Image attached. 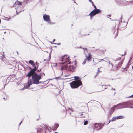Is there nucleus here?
Instances as JSON below:
<instances>
[{
  "label": "nucleus",
  "mask_w": 133,
  "mask_h": 133,
  "mask_svg": "<svg viewBox=\"0 0 133 133\" xmlns=\"http://www.w3.org/2000/svg\"><path fill=\"white\" fill-rule=\"evenodd\" d=\"M66 56V57L67 55H64V57L62 58V61H64L62 63V64L64 65L62 66L61 68L62 71L61 75L63 74V71L64 72L65 71H66L68 70H70L71 71H73L75 68V67L73 65H70L69 66V67L68 68V64H70L71 63V62H69V57H68L67 58H64Z\"/></svg>",
  "instance_id": "f257e3e1"
},
{
  "label": "nucleus",
  "mask_w": 133,
  "mask_h": 133,
  "mask_svg": "<svg viewBox=\"0 0 133 133\" xmlns=\"http://www.w3.org/2000/svg\"><path fill=\"white\" fill-rule=\"evenodd\" d=\"M50 43L51 44H53V43H52L51 42H50Z\"/></svg>",
  "instance_id": "4c0bfd02"
},
{
  "label": "nucleus",
  "mask_w": 133,
  "mask_h": 133,
  "mask_svg": "<svg viewBox=\"0 0 133 133\" xmlns=\"http://www.w3.org/2000/svg\"><path fill=\"white\" fill-rule=\"evenodd\" d=\"M131 96L133 97V94L132 95H131Z\"/></svg>",
  "instance_id": "a19ab883"
},
{
  "label": "nucleus",
  "mask_w": 133,
  "mask_h": 133,
  "mask_svg": "<svg viewBox=\"0 0 133 133\" xmlns=\"http://www.w3.org/2000/svg\"><path fill=\"white\" fill-rule=\"evenodd\" d=\"M70 85L72 88H76L82 85V83L80 80L75 81L70 83Z\"/></svg>",
  "instance_id": "20e7f679"
},
{
  "label": "nucleus",
  "mask_w": 133,
  "mask_h": 133,
  "mask_svg": "<svg viewBox=\"0 0 133 133\" xmlns=\"http://www.w3.org/2000/svg\"><path fill=\"white\" fill-rule=\"evenodd\" d=\"M32 84V83L31 82V79L30 78H29L27 83L26 84H25L24 85V87L22 89H20V90H23L26 88H28Z\"/></svg>",
  "instance_id": "423d86ee"
},
{
  "label": "nucleus",
  "mask_w": 133,
  "mask_h": 133,
  "mask_svg": "<svg viewBox=\"0 0 133 133\" xmlns=\"http://www.w3.org/2000/svg\"><path fill=\"white\" fill-rule=\"evenodd\" d=\"M55 39H54L53 40V42H55Z\"/></svg>",
  "instance_id": "f704fd0d"
},
{
  "label": "nucleus",
  "mask_w": 133,
  "mask_h": 133,
  "mask_svg": "<svg viewBox=\"0 0 133 133\" xmlns=\"http://www.w3.org/2000/svg\"><path fill=\"white\" fill-rule=\"evenodd\" d=\"M93 10L94 11V12H95V15L97 14L100 13L101 12L100 10L99 9H97L96 10L94 9Z\"/></svg>",
  "instance_id": "9b49d317"
},
{
  "label": "nucleus",
  "mask_w": 133,
  "mask_h": 133,
  "mask_svg": "<svg viewBox=\"0 0 133 133\" xmlns=\"http://www.w3.org/2000/svg\"><path fill=\"white\" fill-rule=\"evenodd\" d=\"M29 63L33 66H34L35 65L34 63V62L32 60H29Z\"/></svg>",
  "instance_id": "4468645a"
},
{
  "label": "nucleus",
  "mask_w": 133,
  "mask_h": 133,
  "mask_svg": "<svg viewBox=\"0 0 133 133\" xmlns=\"http://www.w3.org/2000/svg\"><path fill=\"white\" fill-rule=\"evenodd\" d=\"M22 4V3L21 2H19L18 1H17V2H16L14 5V7H16V6L17 5H19L20 6Z\"/></svg>",
  "instance_id": "f8f14e48"
},
{
  "label": "nucleus",
  "mask_w": 133,
  "mask_h": 133,
  "mask_svg": "<svg viewBox=\"0 0 133 133\" xmlns=\"http://www.w3.org/2000/svg\"><path fill=\"white\" fill-rule=\"evenodd\" d=\"M113 112H112L110 110L109 112V113L108 115L109 116L111 115Z\"/></svg>",
  "instance_id": "4be33fe9"
},
{
  "label": "nucleus",
  "mask_w": 133,
  "mask_h": 133,
  "mask_svg": "<svg viewBox=\"0 0 133 133\" xmlns=\"http://www.w3.org/2000/svg\"><path fill=\"white\" fill-rule=\"evenodd\" d=\"M102 88H104L105 89H106L107 86L105 85H102Z\"/></svg>",
  "instance_id": "393cba45"
},
{
  "label": "nucleus",
  "mask_w": 133,
  "mask_h": 133,
  "mask_svg": "<svg viewBox=\"0 0 133 133\" xmlns=\"http://www.w3.org/2000/svg\"><path fill=\"white\" fill-rule=\"evenodd\" d=\"M68 76V75H65L64 76H65V77H66V76Z\"/></svg>",
  "instance_id": "37998d69"
},
{
  "label": "nucleus",
  "mask_w": 133,
  "mask_h": 133,
  "mask_svg": "<svg viewBox=\"0 0 133 133\" xmlns=\"http://www.w3.org/2000/svg\"><path fill=\"white\" fill-rule=\"evenodd\" d=\"M38 72H40V71H41V69H40V70H38Z\"/></svg>",
  "instance_id": "ea45409f"
},
{
  "label": "nucleus",
  "mask_w": 133,
  "mask_h": 133,
  "mask_svg": "<svg viewBox=\"0 0 133 133\" xmlns=\"http://www.w3.org/2000/svg\"><path fill=\"white\" fill-rule=\"evenodd\" d=\"M92 6H93L94 7V8H95L94 9L96 10V9H97L96 6L95 5H94H94H92Z\"/></svg>",
  "instance_id": "cd10ccee"
},
{
  "label": "nucleus",
  "mask_w": 133,
  "mask_h": 133,
  "mask_svg": "<svg viewBox=\"0 0 133 133\" xmlns=\"http://www.w3.org/2000/svg\"><path fill=\"white\" fill-rule=\"evenodd\" d=\"M59 125V124H55V128L56 129L58 127Z\"/></svg>",
  "instance_id": "6ab92c4d"
},
{
  "label": "nucleus",
  "mask_w": 133,
  "mask_h": 133,
  "mask_svg": "<svg viewBox=\"0 0 133 133\" xmlns=\"http://www.w3.org/2000/svg\"><path fill=\"white\" fill-rule=\"evenodd\" d=\"M88 123V121H85L84 123V125H86Z\"/></svg>",
  "instance_id": "5701e85b"
},
{
  "label": "nucleus",
  "mask_w": 133,
  "mask_h": 133,
  "mask_svg": "<svg viewBox=\"0 0 133 133\" xmlns=\"http://www.w3.org/2000/svg\"><path fill=\"white\" fill-rule=\"evenodd\" d=\"M58 133L57 132H55V133Z\"/></svg>",
  "instance_id": "a18cd8bd"
},
{
  "label": "nucleus",
  "mask_w": 133,
  "mask_h": 133,
  "mask_svg": "<svg viewBox=\"0 0 133 133\" xmlns=\"http://www.w3.org/2000/svg\"><path fill=\"white\" fill-rule=\"evenodd\" d=\"M89 1L92 3V5H94V3L92 0H88Z\"/></svg>",
  "instance_id": "b1692460"
},
{
  "label": "nucleus",
  "mask_w": 133,
  "mask_h": 133,
  "mask_svg": "<svg viewBox=\"0 0 133 133\" xmlns=\"http://www.w3.org/2000/svg\"><path fill=\"white\" fill-rule=\"evenodd\" d=\"M95 127L96 129H97L98 130H99L102 128L104 126V124H102L100 123H95Z\"/></svg>",
  "instance_id": "6e6552de"
},
{
  "label": "nucleus",
  "mask_w": 133,
  "mask_h": 133,
  "mask_svg": "<svg viewBox=\"0 0 133 133\" xmlns=\"http://www.w3.org/2000/svg\"><path fill=\"white\" fill-rule=\"evenodd\" d=\"M57 78V77H56V78H55L56 79V78Z\"/></svg>",
  "instance_id": "49530a36"
},
{
  "label": "nucleus",
  "mask_w": 133,
  "mask_h": 133,
  "mask_svg": "<svg viewBox=\"0 0 133 133\" xmlns=\"http://www.w3.org/2000/svg\"><path fill=\"white\" fill-rule=\"evenodd\" d=\"M22 123V121H21V122H20V123H19V125H20V124H21V123Z\"/></svg>",
  "instance_id": "e433bc0d"
},
{
  "label": "nucleus",
  "mask_w": 133,
  "mask_h": 133,
  "mask_svg": "<svg viewBox=\"0 0 133 133\" xmlns=\"http://www.w3.org/2000/svg\"><path fill=\"white\" fill-rule=\"evenodd\" d=\"M108 86H110L109 85H108Z\"/></svg>",
  "instance_id": "8fccbe9b"
},
{
  "label": "nucleus",
  "mask_w": 133,
  "mask_h": 133,
  "mask_svg": "<svg viewBox=\"0 0 133 133\" xmlns=\"http://www.w3.org/2000/svg\"><path fill=\"white\" fill-rule=\"evenodd\" d=\"M43 74H44V75H45V74H44V73Z\"/></svg>",
  "instance_id": "09e8293b"
},
{
  "label": "nucleus",
  "mask_w": 133,
  "mask_h": 133,
  "mask_svg": "<svg viewBox=\"0 0 133 133\" xmlns=\"http://www.w3.org/2000/svg\"><path fill=\"white\" fill-rule=\"evenodd\" d=\"M38 67H37V66H35L34 68L31 69L30 72L27 75V77H28L29 78H30V77L32 74L35 73H36L35 72V71L37 69Z\"/></svg>",
  "instance_id": "0eeeda50"
},
{
  "label": "nucleus",
  "mask_w": 133,
  "mask_h": 133,
  "mask_svg": "<svg viewBox=\"0 0 133 133\" xmlns=\"http://www.w3.org/2000/svg\"><path fill=\"white\" fill-rule=\"evenodd\" d=\"M31 76V81L32 84H38L42 83V82L39 81L42 77V75L40 73L39 75H38L37 73H35L32 74Z\"/></svg>",
  "instance_id": "f03ea898"
},
{
  "label": "nucleus",
  "mask_w": 133,
  "mask_h": 133,
  "mask_svg": "<svg viewBox=\"0 0 133 133\" xmlns=\"http://www.w3.org/2000/svg\"><path fill=\"white\" fill-rule=\"evenodd\" d=\"M53 44H57V43H53Z\"/></svg>",
  "instance_id": "58836bf2"
},
{
  "label": "nucleus",
  "mask_w": 133,
  "mask_h": 133,
  "mask_svg": "<svg viewBox=\"0 0 133 133\" xmlns=\"http://www.w3.org/2000/svg\"><path fill=\"white\" fill-rule=\"evenodd\" d=\"M43 18L44 21L48 22V23L49 24H54V23L50 21V16L45 14H44L43 15Z\"/></svg>",
  "instance_id": "39448f33"
},
{
  "label": "nucleus",
  "mask_w": 133,
  "mask_h": 133,
  "mask_svg": "<svg viewBox=\"0 0 133 133\" xmlns=\"http://www.w3.org/2000/svg\"><path fill=\"white\" fill-rule=\"evenodd\" d=\"M57 44L58 45H61V43H57Z\"/></svg>",
  "instance_id": "473e14b6"
},
{
  "label": "nucleus",
  "mask_w": 133,
  "mask_h": 133,
  "mask_svg": "<svg viewBox=\"0 0 133 133\" xmlns=\"http://www.w3.org/2000/svg\"><path fill=\"white\" fill-rule=\"evenodd\" d=\"M90 102L91 103H96L97 104H98V103L100 104V103L99 102H98L97 101H96L94 100H91V101H90Z\"/></svg>",
  "instance_id": "2eb2a0df"
},
{
  "label": "nucleus",
  "mask_w": 133,
  "mask_h": 133,
  "mask_svg": "<svg viewBox=\"0 0 133 133\" xmlns=\"http://www.w3.org/2000/svg\"><path fill=\"white\" fill-rule=\"evenodd\" d=\"M94 11V10L92 11L89 14V15L90 16V17H92L96 15Z\"/></svg>",
  "instance_id": "ddd939ff"
},
{
  "label": "nucleus",
  "mask_w": 133,
  "mask_h": 133,
  "mask_svg": "<svg viewBox=\"0 0 133 133\" xmlns=\"http://www.w3.org/2000/svg\"><path fill=\"white\" fill-rule=\"evenodd\" d=\"M53 66H57V64L56 63H54Z\"/></svg>",
  "instance_id": "a878e982"
},
{
  "label": "nucleus",
  "mask_w": 133,
  "mask_h": 133,
  "mask_svg": "<svg viewBox=\"0 0 133 133\" xmlns=\"http://www.w3.org/2000/svg\"><path fill=\"white\" fill-rule=\"evenodd\" d=\"M16 13H18V12L17 11V9H16Z\"/></svg>",
  "instance_id": "c9c22d12"
},
{
  "label": "nucleus",
  "mask_w": 133,
  "mask_h": 133,
  "mask_svg": "<svg viewBox=\"0 0 133 133\" xmlns=\"http://www.w3.org/2000/svg\"><path fill=\"white\" fill-rule=\"evenodd\" d=\"M74 3H76V2L75 1H74Z\"/></svg>",
  "instance_id": "de8ad7c7"
},
{
  "label": "nucleus",
  "mask_w": 133,
  "mask_h": 133,
  "mask_svg": "<svg viewBox=\"0 0 133 133\" xmlns=\"http://www.w3.org/2000/svg\"><path fill=\"white\" fill-rule=\"evenodd\" d=\"M86 61H87L85 59L84 61H83V62L82 63V64L83 65H84L85 64L86 62Z\"/></svg>",
  "instance_id": "aec40b11"
},
{
  "label": "nucleus",
  "mask_w": 133,
  "mask_h": 133,
  "mask_svg": "<svg viewBox=\"0 0 133 133\" xmlns=\"http://www.w3.org/2000/svg\"><path fill=\"white\" fill-rule=\"evenodd\" d=\"M36 65H37V66H38V63L37 62H36Z\"/></svg>",
  "instance_id": "7c9ffc66"
},
{
  "label": "nucleus",
  "mask_w": 133,
  "mask_h": 133,
  "mask_svg": "<svg viewBox=\"0 0 133 133\" xmlns=\"http://www.w3.org/2000/svg\"><path fill=\"white\" fill-rule=\"evenodd\" d=\"M92 55L90 52H88L87 54L85 55V59L88 61H89L91 59Z\"/></svg>",
  "instance_id": "9d476101"
},
{
  "label": "nucleus",
  "mask_w": 133,
  "mask_h": 133,
  "mask_svg": "<svg viewBox=\"0 0 133 133\" xmlns=\"http://www.w3.org/2000/svg\"><path fill=\"white\" fill-rule=\"evenodd\" d=\"M116 119H117V117H113L112 119L111 120L109 121V122H110L111 121H115Z\"/></svg>",
  "instance_id": "f3484780"
},
{
  "label": "nucleus",
  "mask_w": 133,
  "mask_h": 133,
  "mask_svg": "<svg viewBox=\"0 0 133 133\" xmlns=\"http://www.w3.org/2000/svg\"><path fill=\"white\" fill-rule=\"evenodd\" d=\"M103 60V59H101V60L100 59L101 61H99V62H100L101 61Z\"/></svg>",
  "instance_id": "c03bdc74"
},
{
  "label": "nucleus",
  "mask_w": 133,
  "mask_h": 133,
  "mask_svg": "<svg viewBox=\"0 0 133 133\" xmlns=\"http://www.w3.org/2000/svg\"><path fill=\"white\" fill-rule=\"evenodd\" d=\"M100 68H98V72H101V71H100Z\"/></svg>",
  "instance_id": "bb28decb"
},
{
  "label": "nucleus",
  "mask_w": 133,
  "mask_h": 133,
  "mask_svg": "<svg viewBox=\"0 0 133 133\" xmlns=\"http://www.w3.org/2000/svg\"><path fill=\"white\" fill-rule=\"evenodd\" d=\"M117 119H120L124 118V116H118L117 117Z\"/></svg>",
  "instance_id": "dca6fc26"
},
{
  "label": "nucleus",
  "mask_w": 133,
  "mask_h": 133,
  "mask_svg": "<svg viewBox=\"0 0 133 133\" xmlns=\"http://www.w3.org/2000/svg\"><path fill=\"white\" fill-rule=\"evenodd\" d=\"M3 99H4L5 100V98H4V97Z\"/></svg>",
  "instance_id": "79ce46f5"
},
{
  "label": "nucleus",
  "mask_w": 133,
  "mask_h": 133,
  "mask_svg": "<svg viewBox=\"0 0 133 133\" xmlns=\"http://www.w3.org/2000/svg\"><path fill=\"white\" fill-rule=\"evenodd\" d=\"M104 61H106L107 60H108V63L110 64V61H109L108 59V58H104Z\"/></svg>",
  "instance_id": "412c9836"
},
{
  "label": "nucleus",
  "mask_w": 133,
  "mask_h": 133,
  "mask_svg": "<svg viewBox=\"0 0 133 133\" xmlns=\"http://www.w3.org/2000/svg\"><path fill=\"white\" fill-rule=\"evenodd\" d=\"M83 115V113H81L80 114V116H82Z\"/></svg>",
  "instance_id": "72a5a7b5"
},
{
  "label": "nucleus",
  "mask_w": 133,
  "mask_h": 133,
  "mask_svg": "<svg viewBox=\"0 0 133 133\" xmlns=\"http://www.w3.org/2000/svg\"><path fill=\"white\" fill-rule=\"evenodd\" d=\"M115 88H111V90H114V91H115Z\"/></svg>",
  "instance_id": "c85d7f7f"
},
{
  "label": "nucleus",
  "mask_w": 133,
  "mask_h": 133,
  "mask_svg": "<svg viewBox=\"0 0 133 133\" xmlns=\"http://www.w3.org/2000/svg\"><path fill=\"white\" fill-rule=\"evenodd\" d=\"M80 78L78 76H75L74 77V79L76 80H78Z\"/></svg>",
  "instance_id": "a211bd4d"
},
{
  "label": "nucleus",
  "mask_w": 133,
  "mask_h": 133,
  "mask_svg": "<svg viewBox=\"0 0 133 133\" xmlns=\"http://www.w3.org/2000/svg\"><path fill=\"white\" fill-rule=\"evenodd\" d=\"M83 49H84V50H86L87 49V48H83Z\"/></svg>",
  "instance_id": "2f4dec72"
},
{
  "label": "nucleus",
  "mask_w": 133,
  "mask_h": 133,
  "mask_svg": "<svg viewBox=\"0 0 133 133\" xmlns=\"http://www.w3.org/2000/svg\"><path fill=\"white\" fill-rule=\"evenodd\" d=\"M131 104V102L128 101L126 102L122 103L117 104V105L115 106L114 107H112L110 110L112 112H113L114 111V109L116 108V109L122 108H124L127 107V106H124V105H129Z\"/></svg>",
  "instance_id": "7ed1b4c3"
},
{
  "label": "nucleus",
  "mask_w": 133,
  "mask_h": 133,
  "mask_svg": "<svg viewBox=\"0 0 133 133\" xmlns=\"http://www.w3.org/2000/svg\"><path fill=\"white\" fill-rule=\"evenodd\" d=\"M110 64L112 66L111 67L112 68L113 67V65L112 63H110Z\"/></svg>",
  "instance_id": "c756f323"
},
{
  "label": "nucleus",
  "mask_w": 133,
  "mask_h": 133,
  "mask_svg": "<svg viewBox=\"0 0 133 133\" xmlns=\"http://www.w3.org/2000/svg\"><path fill=\"white\" fill-rule=\"evenodd\" d=\"M127 23L125 22H121L119 23V27L120 28H122V29L124 30L125 28V27L127 25Z\"/></svg>",
  "instance_id": "1a4fd4ad"
}]
</instances>
